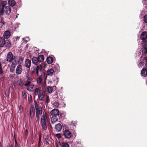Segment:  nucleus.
<instances>
[{
	"instance_id": "nucleus-1",
	"label": "nucleus",
	"mask_w": 147,
	"mask_h": 147,
	"mask_svg": "<svg viewBox=\"0 0 147 147\" xmlns=\"http://www.w3.org/2000/svg\"><path fill=\"white\" fill-rule=\"evenodd\" d=\"M52 116L51 118V121L52 123H54L57 121L58 117L59 115V112L58 109H53L50 112Z\"/></svg>"
},
{
	"instance_id": "nucleus-2",
	"label": "nucleus",
	"mask_w": 147,
	"mask_h": 147,
	"mask_svg": "<svg viewBox=\"0 0 147 147\" xmlns=\"http://www.w3.org/2000/svg\"><path fill=\"white\" fill-rule=\"evenodd\" d=\"M6 60L8 62H12L13 64H17V61L16 58L14 56L11 52H9L7 55Z\"/></svg>"
},
{
	"instance_id": "nucleus-3",
	"label": "nucleus",
	"mask_w": 147,
	"mask_h": 147,
	"mask_svg": "<svg viewBox=\"0 0 147 147\" xmlns=\"http://www.w3.org/2000/svg\"><path fill=\"white\" fill-rule=\"evenodd\" d=\"M47 119V115L45 112L43 113V115L41 117V123L42 128L43 129L46 130L47 126L46 124V121Z\"/></svg>"
},
{
	"instance_id": "nucleus-4",
	"label": "nucleus",
	"mask_w": 147,
	"mask_h": 147,
	"mask_svg": "<svg viewBox=\"0 0 147 147\" xmlns=\"http://www.w3.org/2000/svg\"><path fill=\"white\" fill-rule=\"evenodd\" d=\"M34 105L36 111V117L37 119H39L42 113V109L40 106L38 105L36 102L34 101Z\"/></svg>"
},
{
	"instance_id": "nucleus-5",
	"label": "nucleus",
	"mask_w": 147,
	"mask_h": 147,
	"mask_svg": "<svg viewBox=\"0 0 147 147\" xmlns=\"http://www.w3.org/2000/svg\"><path fill=\"white\" fill-rule=\"evenodd\" d=\"M7 3V2L6 1H3L1 2V8L0 9V16L3 14L4 12L5 7Z\"/></svg>"
},
{
	"instance_id": "nucleus-6",
	"label": "nucleus",
	"mask_w": 147,
	"mask_h": 147,
	"mask_svg": "<svg viewBox=\"0 0 147 147\" xmlns=\"http://www.w3.org/2000/svg\"><path fill=\"white\" fill-rule=\"evenodd\" d=\"M63 134L65 138L67 139H69L71 136V133L68 130H65L63 131Z\"/></svg>"
},
{
	"instance_id": "nucleus-7",
	"label": "nucleus",
	"mask_w": 147,
	"mask_h": 147,
	"mask_svg": "<svg viewBox=\"0 0 147 147\" xmlns=\"http://www.w3.org/2000/svg\"><path fill=\"white\" fill-rule=\"evenodd\" d=\"M42 69V66L41 65H40L37 66L36 69V73L37 76H39L41 74Z\"/></svg>"
},
{
	"instance_id": "nucleus-8",
	"label": "nucleus",
	"mask_w": 147,
	"mask_h": 147,
	"mask_svg": "<svg viewBox=\"0 0 147 147\" xmlns=\"http://www.w3.org/2000/svg\"><path fill=\"white\" fill-rule=\"evenodd\" d=\"M22 66L20 65H18L17 66L16 69V73L17 74H20L22 71Z\"/></svg>"
},
{
	"instance_id": "nucleus-9",
	"label": "nucleus",
	"mask_w": 147,
	"mask_h": 147,
	"mask_svg": "<svg viewBox=\"0 0 147 147\" xmlns=\"http://www.w3.org/2000/svg\"><path fill=\"white\" fill-rule=\"evenodd\" d=\"M141 38L144 42H145V43H146V39H147V33L146 32H144L142 33L141 36Z\"/></svg>"
},
{
	"instance_id": "nucleus-10",
	"label": "nucleus",
	"mask_w": 147,
	"mask_h": 147,
	"mask_svg": "<svg viewBox=\"0 0 147 147\" xmlns=\"http://www.w3.org/2000/svg\"><path fill=\"white\" fill-rule=\"evenodd\" d=\"M31 61L28 59H26L25 62V66L28 68L30 67Z\"/></svg>"
},
{
	"instance_id": "nucleus-11",
	"label": "nucleus",
	"mask_w": 147,
	"mask_h": 147,
	"mask_svg": "<svg viewBox=\"0 0 147 147\" xmlns=\"http://www.w3.org/2000/svg\"><path fill=\"white\" fill-rule=\"evenodd\" d=\"M10 32L9 31H6L4 33L3 36L5 39L8 38L10 36Z\"/></svg>"
},
{
	"instance_id": "nucleus-12",
	"label": "nucleus",
	"mask_w": 147,
	"mask_h": 147,
	"mask_svg": "<svg viewBox=\"0 0 147 147\" xmlns=\"http://www.w3.org/2000/svg\"><path fill=\"white\" fill-rule=\"evenodd\" d=\"M61 125L60 123H58L55 126V129L57 131L59 132L61 131Z\"/></svg>"
},
{
	"instance_id": "nucleus-13",
	"label": "nucleus",
	"mask_w": 147,
	"mask_h": 147,
	"mask_svg": "<svg viewBox=\"0 0 147 147\" xmlns=\"http://www.w3.org/2000/svg\"><path fill=\"white\" fill-rule=\"evenodd\" d=\"M35 115V109L34 107L30 108V116L31 118L33 117Z\"/></svg>"
},
{
	"instance_id": "nucleus-14",
	"label": "nucleus",
	"mask_w": 147,
	"mask_h": 147,
	"mask_svg": "<svg viewBox=\"0 0 147 147\" xmlns=\"http://www.w3.org/2000/svg\"><path fill=\"white\" fill-rule=\"evenodd\" d=\"M54 70L53 69H50L47 71V74L48 76H52L54 73Z\"/></svg>"
},
{
	"instance_id": "nucleus-15",
	"label": "nucleus",
	"mask_w": 147,
	"mask_h": 147,
	"mask_svg": "<svg viewBox=\"0 0 147 147\" xmlns=\"http://www.w3.org/2000/svg\"><path fill=\"white\" fill-rule=\"evenodd\" d=\"M39 95L38 98L40 100H44V95L43 94V92L42 90H39Z\"/></svg>"
},
{
	"instance_id": "nucleus-16",
	"label": "nucleus",
	"mask_w": 147,
	"mask_h": 147,
	"mask_svg": "<svg viewBox=\"0 0 147 147\" xmlns=\"http://www.w3.org/2000/svg\"><path fill=\"white\" fill-rule=\"evenodd\" d=\"M141 74L143 76H147V70L145 69H143L141 71Z\"/></svg>"
},
{
	"instance_id": "nucleus-17",
	"label": "nucleus",
	"mask_w": 147,
	"mask_h": 147,
	"mask_svg": "<svg viewBox=\"0 0 147 147\" xmlns=\"http://www.w3.org/2000/svg\"><path fill=\"white\" fill-rule=\"evenodd\" d=\"M5 41L4 38L1 37L0 38V47H3L5 45Z\"/></svg>"
},
{
	"instance_id": "nucleus-18",
	"label": "nucleus",
	"mask_w": 147,
	"mask_h": 147,
	"mask_svg": "<svg viewBox=\"0 0 147 147\" xmlns=\"http://www.w3.org/2000/svg\"><path fill=\"white\" fill-rule=\"evenodd\" d=\"M32 63L36 65L37 64L38 62V58L36 57H33L32 59Z\"/></svg>"
},
{
	"instance_id": "nucleus-19",
	"label": "nucleus",
	"mask_w": 147,
	"mask_h": 147,
	"mask_svg": "<svg viewBox=\"0 0 147 147\" xmlns=\"http://www.w3.org/2000/svg\"><path fill=\"white\" fill-rule=\"evenodd\" d=\"M55 86H53V87H50L49 86H47V92L49 93H51L53 92V88H55Z\"/></svg>"
},
{
	"instance_id": "nucleus-20",
	"label": "nucleus",
	"mask_w": 147,
	"mask_h": 147,
	"mask_svg": "<svg viewBox=\"0 0 147 147\" xmlns=\"http://www.w3.org/2000/svg\"><path fill=\"white\" fill-rule=\"evenodd\" d=\"M5 12L6 13L9 14L10 13L11 11V9L10 7L9 6H6L5 7Z\"/></svg>"
},
{
	"instance_id": "nucleus-21",
	"label": "nucleus",
	"mask_w": 147,
	"mask_h": 147,
	"mask_svg": "<svg viewBox=\"0 0 147 147\" xmlns=\"http://www.w3.org/2000/svg\"><path fill=\"white\" fill-rule=\"evenodd\" d=\"M38 62H42L44 60V56L43 55H39L38 58Z\"/></svg>"
},
{
	"instance_id": "nucleus-22",
	"label": "nucleus",
	"mask_w": 147,
	"mask_h": 147,
	"mask_svg": "<svg viewBox=\"0 0 147 147\" xmlns=\"http://www.w3.org/2000/svg\"><path fill=\"white\" fill-rule=\"evenodd\" d=\"M34 86L33 85H29L27 86V89L30 91H32L33 90Z\"/></svg>"
},
{
	"instance_id": "nucleus-23",
	"label": "nucleus",
	"mask_w": 147,
	"mask_h": 147,
	"mask_svg": "<svg viewBox=\"0 0 147 147\" xmlns=\"http://www.w3.org/2000/svg\"><path fill=\"white\" fill-rule=\"evenodd\" d=\"M8 3L9 5L11 6H13L16 4V2L14 0H9Z\"/></svg>"
},
{
	"instance_id": "nucleus-24",
	"label": "nucleus",
	"mask_w": 147,
	"mask_h": 147,
	"mask_svg": "<svg viewBox=\"0 0 147 147\" xmlns=\"http://www.w3.org/2000/svg\"><path fill=\"white\" fill-rule=\"evenodd\" d=\"M47 62L49 64H51L53 62V59L51 57H48L47 59Z\"/></svg>"
},
{
	"instance_id": "nucleus-25",
	"label": "nucleus",
	"mask_w": 147,
	"mask_h": 147,
	"mask_svg": "<svg viewBox=\"0 0 147 147\" xmlns=\"http://www.w3.org/2000/svg\"><path fill=\"white\" fill-rule=\"evenodd\" d=\"M53 68L55 71H58L59 69V67L58 65H55Z\"/></svg>"
},
{
	"instance_id": "nucleus-26",
	"label": "nucleus",
	"mask_w": 147,
	"mask_h": 147,
	"mask_svg": "<svg viewBox=\"0 0 147 147\" xmlns=\"http://www.w3.org/2000/svg\"><path fill=\"white\" fill-rule=\"evenodd\" d=\"M62 147H69V144L67 143L63 142L61 143Z\"/></svg>"
},
{
	"instance_id": "nucleus-27",
	"label": "nucleus",
	"mask_w": 147,
	"mask_h": 147,
	"mask_svg": "<svg viewBox=\"0 0 147 147\" xmlns=\"http://www.w3.org/2000/svg\"><path fill=\"white\" fill-rule=\"evenodd\" d=\"M145 62L144 59H143V61H140L139 64L138 66L139 67H141L143 66L144 64V62Z\"/></svg>"
},
{
	"instance_id": "nucleus-28",
	"label": "nucleus",
	"mask_w": 147,
	"mask_h": 147,
	"mask_svg": "<svg viewBox=\"0 0 147 147\" xmlns=\"http://www.w3.org/2000/svg\"><path fill=\"white\" fill-rule=\"evenodd\" d=\"M22 95L23 98L24 99H26L27 97L26 94L25 92H22Z\"/></svg>"
},
{
	"instance_id": "nucleus-29",
	"label": "nucleus",
	"mask_w": 147,
	"mask_h": 147,
	"mask_svg": "<svg viewBox=\"0 0 147 147\" xmlns=\"http://www.w3.org/2000/svg\"><path fill=\"white\" fill-rule=\"evenodd\" d=\"M59 106V103L58 102H56L53 104V107L55 108H57Z\"/></svg>"
},
{
	"instance_id": "nucleus-30",
	"label": "nucleus",
	"mask_w": 147,
	"mask_h": 147,
	"mask_svg": "<svg viewBox=\"0 0 147 147\" xmlns=\"http://www.w3.org/2000/svg\"><path fill=\"white\" fill-rule=\"evenodd\" d=\"M26 77H27V78H26L27 80L30 81L31 82L32 81V78L30 76H29L28 74H27V75Z\"/></svg>"
},
{
	"instance_id": "nucleus-31",
	"label": "nucleus",
	"mask_w": 147,
	"mask_h": 147,
	"mask_svg": "<svg viewBox=\"0 0 147 147\" xmlns=\"http://www.w3.org/2000/svg\"><path fill=\"white\" fill-rule=\"evenodd\" d=\"M31 81L27 80L25 84H24V85L25 86H28L31 84Z\"/></svg>"
},
{
	"instance_id": "nucleus-32",
	"label": "nucleus",
	"mask_w": 147,
	"mask_h": 147,
	"mask_svg": "<svg viewBox=\"0 0 147 147\" xmlns=\"http://www.w3.org/2000/svg\"><path fill=\"white\" fill-rule=\"evenodd\" d=\"M18 84L20 86H22L23 85V82L21 80L18 81Z\"/></svg>"
},
{
	"instance_id": "nucleus-33",
	"label": "nucleus",
	"mask_w": 147,
	"mask_h": 147,
	"mask_svg": "<svg viewBox=\"0 0 147 147\" xmlns=\"http://www.w3.org/2000/svg\"><path fill=\"white\" fill-rule=\"evenodd\" d=\"M42 78L40 76H39L38 79L37 83L38 84H41V83Z\"/></svg>"
},
{
	"instance_id": "nucleus-34",
	"label": "nucleus",
	"mask_w": 147,
	"mask_h": 147,
	"mask_svg": "<svg viewBox=\"0 0 147 147\" xmlns=\"http://www.w3.org/2000/svg\"><path fill=\"white\" fill-rule=\"evenodd\" d=\"M0 24L1 26H2L4 24V22L3 20V18H1V20L0 21Z\"/></svg>"
},
{
	"instance_id": "nucleus-35",
	"label": "nucleus",
	"mask_w": 147,
	"mask_h": 147,
	"mask_svg": "<svg viewBox=\"0 0 147 147\" xmlns=\"http://www.w3.org/2000/svg\"><path fill=\"white\" fill-rule=\"evenodd\" d=\"M19 111L20 113H22L23 111V108L22 105H20L19 107Z\"/></svg>"
},
{
	"instance_id": "nucleus-36",
	"label": "nucleus",
	"mask_w": 147,
	"mask_h": 147,
	"mask_svg": "<svg viewBox=\"0 0 147 147\" xmlns=\"http://www.w3.org/2000/svg\"><path fill=\"white\" fill-rule=\"evenodd\" d=\"M39 91V90L38 88H36V89L34 92V93L36 95H37L38 94Z\"/></svg>"
},
{
	"instance_id": "nucleus-37",
	"label": "nucleus",
	"mask_w": 147,
	"mask_h": 147,
	"mask_svg": "<svg viewBox=\"0 0 147 147\" xmlns=\"http://www.w3.org/2000/svg\"><path fill=\"white\" fill-rule=\"evenodd\" d=\"M56 136L58 139H60L61 137V135L60 134H56Z\"/></svg>"
},
{
	"instance_id": "nucleus-38",
	"label": "nucleus",
	"mask_w": 147,
	"mask_h": 147,
	"mask_svg": "<svg viewBox=\"0 0 147 147\" xmlns=\"http://www.w3.org/2000/svg\"><path fill=\"white\" fill-rule=\"evenodd\" d=\"M23 59L22 57H20L19 58L18 60V62L21 63L23 61Z\"/></svg>"
},
{
	"instance_id": "nucleus-39",
	"label": "nucleus",
	"mask_w": 147,
	"mask_h": 147,
	"mask_svg": "<svg viewBox=\"0 0 147 147\" xmlns=\"http://www.w3.org/2000/svg\"><path fill=\"white\" fill-rule=\"evenodd\" d=\"M7 43L8 44L7 45V46L8 47H10L11 45L10 41H9V40H7Z\"/></svg>"
},
{
	"instance_id": "nucleus-40",
	"label": "nucleus",
	"mask_w": 147,
	"mask_h": 147,
	"mask_svg": "<svg viewBox=\"0 0 147 147\" xmlns=\"http://www.w3.org/2000/svg\"><path fill=\"white\" fill-rule=\"evenodd\" d=\"M144 21L146 23H147V15H145L144 16Z\"/></svg>"
},
{
	"instance_id": "nucleus-41",
	"label": "nucleus",
	"mask_w": 147,
	"mask_h": 147,
	"mask_svg": "<svg viewBox=\"0 0 147 147\" xmlns=\"http://www.w3.org/2000/svg\"><path fill=\"white\" fill-rule=\"evenodd\" d=\"M28 99L29 102H30L32 100V97L31 95H30L28 96Z\"/></svg>"
},
{
	"instance_id": "nucleus-42",
	"label": "nucleus",
	"mask_w": 147,
	"mask_h": 147,
	"mask_svg": "<svg viewBox=\"0 0 147 147\" xmlns=\"http://www.w3.org/2000/svg\"><path fill=\"white\" fill-rule=\"evenodd\" d=\"M50 100L49 98V96H47L46 99V102L47 103L49 102Z\"/></svg>"
},
{
	"instance_id": "nucleus-43",
	"label": "nucleus",
	"mask_w": 147,
	"mask_h": 147,
	"mask_svg": "<svg viewBox=\"0 0 147 147\" xmlns=\"http://www.w3.org/2000/svg\"><path fill=\"white\" fill-rule=\"evenodd\" d=\"M142 2L144 4L147 5V0H143Z\"/></svg>"
},
{
	"instance_id": "nucleus-44",
	"label": "nucleus",
	"mask_w": 147,
	"mask_h": 147,
	"mask_svg": "<svg viewBox=\"0 0 147 147\" xmlns=\"http://www.w3.org/2000/svg\"><path fill=\"white\" fill-rule=\"evenodd\" d=\"M5 79V78L3 76H2L0 80L2 81H3Z\"/></svg>"
},
{
	"instance_id": "nucleus-45",
	"label": "nucleus",
	"mask_w": 147,
	"mask_h": 147,
	"mask_svg": "<svg viewBox=\"0 0 147 147\" xmlns=\"http://www.w3.org/2000/svg\"><path fill=\"white\" fill-rule=\"evenodd\" d=\"M45 141L46 143V144H49V142H48V140L47 139H45Z\"/></svg>"
},
{
	"instance_id": "nucleus-46",
	"label": "nucleus",
	"mask_w": 147,
	"mask_h": 147,
	"mask_svg": "<svg viewBox=\"0 0 147 147\" xmlns=\"http://www.w3.org/2000/svg\"><path fill=\"white\" fill-rule=\"evenodd\" d=\"M144 49L145 52L147 53V47L145 46L144 47Z\"/></svg>"
},
{
	"instance_id": "nucleus-47",
	"label": "nucleus",
	"mask_w": 147,
	"mask_h": 147,
	"mask_svg": "<svg viewBox=\"0 0 147 147\" xmlns=\"http://www.w3.org/2000/svg\"><path fill=\"white\" fill-rule=\"evenodd\" d=\"M47 75L46 74H45L44 78L45 80H46L47 78Z\"/></svg>"
},
{
	"instance_id": "nucleus-48",
	"label": "nucleus",
	"mask_w": 147,
	"mask_h": 147,
	"mask_svg": "<svg viewBox=\"0 0 147 147\" xmlns=\"http://www.w3.org/2000/svg\"><path fill=\"white\" fill-rule=\"evenodd\" d=\"M28 134V131L27 129L26 131V134L27 136Z\"/></svg>"
},
{
	"instance_id": "nucleus-49",
	"label": "nucleus",
	"mask_w": 147,
	"mask_h": 147,
	"mask_svg": "<svg viewBox=\"0 0 147 147\" xmlns=\"http://www.w3.org/2000/svg\"><path fill=\"white\" fill-rule=\"evenodd\" d=\"M35 68H33V70L32 71V73H34V72L35 71Z\"/></svg>"
},
{
	"instance_id": "nucleus-50",
	"label": "nucleus",
	"mask_w": 147,
	"mask_h": 147,
	"mask_svg": "<svg viewBox=\"0 0 147 147\" xmlns=\"http://www.w3.org/2000/svg\"><path fill=\"white\" fill-rule=\"evenodd\" d=\"M16 40H18L20 38V37L17 36L16 37Z\"/></svg>"
},
{
	"instance_id": "nucleus-51",
	"label": "nucleus",
	"mask_w": 147,
	"mask_h": 147,
	"mask_svg": "<svg viewBox=\"0 0 147 147\" xmlns=\"http://www.w3.org/2000/svg\"><path fill=\"white\" fill-rule=\"evenodd\" d=\"M144 60L146 61V63H147V56L145 58Z\"/></svg>"
},
{
	"instance_id": "nucleus-52",
	"label": "nucleus",
	"mask_w": 147,
	"mask_h": 147,
	"mask_svg": "<svg viewBox=\"0 0 147 147\" xmlns=\"http://www.w3.org/2000/svg\"><path fill=\"white\" fill-rule=\"evenodd\" d=\"M17 142L16 141V140H15V145H17Z\"/></svg>"
},
{
	"instance_id": "nucleus-53",
	"label": "nucleus",
	"mask_w": 147,
	"mask_h": 147,
	"mask_svg": "<svg viewBox=\"0 0 147 147\" xmlns=\"http://www.w3.org/2000/svg\"><path fill=\"white\" fill-rule=\"evenodd\" d=\"M11 89H13V87H10L9 88V90H10Z\"/></svg>"
},
{
	"instance_id": "nucleus-54",
	"label": "nucleus",
	"mask_w": 147,
	"mask_h": 147,
	"mask_svg": "<svg viewBox=\"0 0 147 147\" xmlns=\"http://www.w3.org/2000/svg\"><path fill=\"white\" fill-rule=\"evenodd\" d=\"M40 140H41V138L40 137L39 141V143H40Z\"/></svg>"
},
{
	"instance_id": "nucleus-55",
	"label": "nucleus",
	"mask_w": 147,
	"mask_h": 147,
	"mask_svg": "<svg viewBox=\"0 0 147 147\" xmlns=\"http://www.w3.org/2000/svg\"><path fill=\"white\" fill-rule=\"evenodd\" d=\"M15 147H18V145H15Z\"/></svg>"
},
{
	"instance_id": "nucleus-56",
	"label": "nucleus",
	"mask_w": 147,
	"mask_h": 147,
	"mask_svg": "<svg viewBox=\"0 0 147 147\" xmlns=\"http://www.w3.org/2000/svg\"><path fill=\"white\" fill-rule=\"evenodd\" d=\"M9 146L10 147H13V146L12 144H11Z\"/></svg>"
},
{
	"instance_id": "nucleus-57",
	"label": "nucleus",
	"mask_w": 147,
	"mask_h": 147,
	"mask_svg": "<svg viewBox=\"0 0 147 147\" xmlns=\"http://www.w3.org/2000/svg\"><path fill=\"white\" fill-rule=\"evenodd\" d=\"M146 85H147V80H146Z\"/></svg>"
},
{
	"instance_id": "nucleus-58",
	"label": "nucleus",
	"mask_w": 147,
	"mask_h": 147,
	"mask_svg": "<svg viewBox=\"0 0 147 147\" xmlns=\"http://www.w3.org/2000/svg\"><path fill=\"white\" fill-rule=\"evenodd\" d=\"M24 38H23V40H24Z\"/></svg>"
}]
</instances>
